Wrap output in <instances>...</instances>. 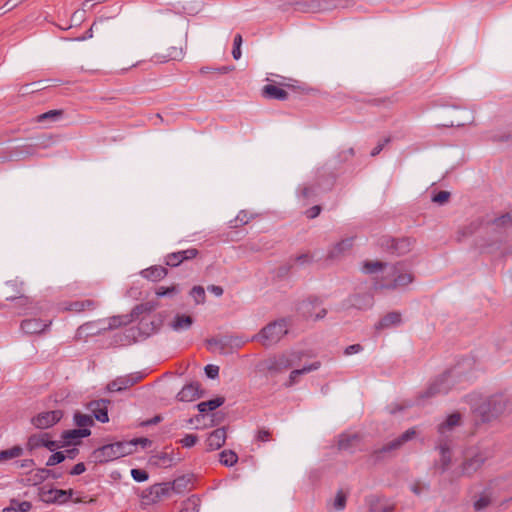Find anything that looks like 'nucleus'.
I'll use <instances>...</instances> for the list:
<instances>
[{
  "label": "nucleus",
  "mask_w": 512,
  "mask_h": 512,
  "mask_svg": "<svg viewBox=\"0 0 512 512\" xmlns=\"http://www.w3.org/2000/svg\"><path fill=\"white\" fill-rule=\"evenodd\" d=\"M471 363L469 361L459 363L449 371L445 372L438 378H436L425 392L426 397H432L436 395L446 394L453 387L460 386L466 382H469L471 377L466 374Z\"/></svg>",
  "instance_id": "1"
},
{
  "label": "nucleus",
  "mask_w": 512,
  "mask_h": 512,
  "mask_svg": "<svg viewBox=\"0 0 512 512\" xmlns=\"http://www.w3.org/2000/svg\"><path fill=\"white\" fill-rule=\"evenodd\" d=\"M148 444H150V440L147 438L111 443L94 450L93 457L100 463L109 462L133 454L138 445L146 447Z\"/></svg>",
  "instance_id": "2"
},
{
  "label": "nucleus",
  "mask_w": 512,
  "mask_h": 512,
  "mask_svg": "<svg viewBox=\"0 0 512 512\" xmlns=\"http://www.w3.org/2000/svg\"><path fill=\"white\" fill-rule=\"evenodd\" d=\"M387 270V275L393 278L391 281L381 283L379 286L386 289H396L398 287H404L413 281V275L410 273H399V269L396 265L388 266L381 261H367L363 264V272L365 273H376L378 271Z\"/></svg>",
  "instance_id": "3"
},
{
  "label": "nucleus",
  "mask_w": 512,
  "mask_h": 512,
  "mask_svg": "<svg viewBox=\"0 0 512 512\" xmlns=\"http://www.w3.org/2000/svg\"><path fill=\"white\" fill-rule=\"evenodd\" d=\"M472 408L478 412L484 420L495 417L506 409L507 401L503 395H492L483 399L480 395L469 396Z\"/></svg>",
  "instance_id": "4"
},
{
  "label": "nucleus",
  "mask_w": 512,
  "mask_h": 512,
  "mask_svg": "<svg viewBox=\"0 0 512 512\" xmlns=\"http://www.w3.org/2000/svg\"><path fill=\"white\" fill-rule=\"evenodd\" d=\"M288 333V323L285 319H280L269 323L254 336V339L261 342L264 346H272L278 343Z\"/></svg>",
  "instance_id": "5"
},
{
  "label": "nucleus",
  "mask_w": 512,
  "mask_h": 512,
  "mask_svg": "<svg viewBox=\"0 0 512 512\" xmlns=\"http://www.w3.org/2000/svg\"><path fill=\"white\" fill-rule=\"evenodd\" d=\"M301 354L299 352H287L281 355L269 358L265 361L264 365L268 371L280 372L291 368L300 361Z\"/></svg>",
  "instance_id": "6"
},
{
  "label": "nucleus",
  "mask_w": 512,
  "mask_h": 512,
  "mask_svg": "<svg viewBox=\"0 0 512 512\" xmlns=\"http://www.w3.org/2000/svg\"><path fill=\"white\" fill-rule=\"evenodd\" d=\"M417 432L415 428H409L404 433H402L399 437L396 439L388 442L384 446H382L380 449H377L373 452V455L379 459L382 454L388 453L394 450L400 449L406 442L412 440L416 436Z\"/></svg>",
  "instance_id": "7"
},
{
  "label": "nucleus",
  "mask_w": 512,
  "mask_h": 512,
  "mask_svg": "<svg viewBox=\"0 0 512 512\" xmlns=\"http://www.w3.org/2000/svg\"><path fill=\"white\" fill-rule=\"evenodd\" d=\"M490 454L488 451H477L470 457H467L465 462L462 464V474L471 475L476 472L484 462L489 458Z\"/></svg>",
  "instance_id": "8"
},
{
  "label": "nucleus",
  "mask_w": 512,
  "mask_h": 512,
  "mask_svg": "<svg viewBox=\"0 0 512 512\" xmlns=\"http://www.w3.org/2000/svg\"><path fill=\"white\" fill-rule=\"evenodd\" d=\"M62 416L60 410L42 412L32 418V424L38 429H47L56 424Z\"/></svg>",
  "instance_id": "9"
},
{
  "label": "nucleus",
  "mask_w": 512,
  "mask_h": 512,
  "mask_svg": "<svg viewBox=\"0 0 512 512\" xmlns=\"http://www.w3.org/2000/svg\"><path fill=\"white\" fill-rule=\"evenodd\" d=\"M27 444L30 449L46 447L50 451H55L57 448L61 447L56 441H53L49 438L48 433H41L30 436Z\"/></svg>",
  "instance_id": "10"
},
{
  "label": "nucleus",
  "mask_w": 512,
  "mask_h": 512,
  "mask_svg": "<svg viewBox=\"0 0 512 512\" xmlns=\"http://www.w3.org/2000/svg\"><path fill=\"white\" fill-rule=\"evenodd\" d=\"M360 441L361 437L357 433H342L338 437V449L353 453Z\"/></svg>",
  "instance_id": "11"
},
{
  "label": "nucleus",
  "mask_w": 512,
  "mask_h": 512,
  "mask_svg": "<svg viewBox=\"0 0 512 512\" xmlns=\"http://www.w3.org/2000/svg\"><path fill=\"white\" fill-rule=\"evenodd\" d=\"M51 325V321L41 319H26L21 322V330L26 334H40Z\"/></svg>",
  "instance_id": "12"
},
{
  "label": "nucleus",
  "mask_w": 512,
  "mask_h": 512,
  "mask_svg": "<svg viewBox=\"0 0 512 512\" xmlns=\"http://www.w3.org/2000/svg\"><path fill=\"white\" fill-rule=\"evenodd\" d=\"M109 403L110 402L108 400H103V399L92 401L89 403L88 409L90 410V412L92 413V415L95 417L96 420H98L102 423H106L109 421V417H108Z\"/></svg>",
  "instance_id": "13"
},
{
  "label": "nucleus",
  "mask_w": 512,
  "mask_h": 512,
  "mask_svg": "<svg viewBox=\"0 0 512 512\" xmlns=\"http://www.w3.org/2000/svg\"><path fill=\"white\" fill-rule=\"evenodd\" d=\"M202 396L199 383H189L185 385L177 394V399L181 402H192Z\"/></svg>",
  "instance_id": "14"
},
{
  "label": "nucleus",
  "mask_w": 512,
  "mask_h": 512,
  "mask_svg": "<svg viewBox=\"0 0 512 512\" xmlns=\"http://www.w3.org/2000/svg\"><path fill=\"white\" fill-rule=\"evenodd\" d=\"M91 434L88 428H78L64 431L62 434V446L65 445H76L82 438H85Z\"/></svg>",
  "instance_id": "15"
},
{
  "label": "nucleus",
  "mask_w": 512,
  "mask_h": 512,
  "mask_svg": "<svg viewBox=\"0 0 512 512\" xmlns=\"http://www.w3.org/2000/svg\"><path fill=\"white\" fill-rule=\"evenodd\" d=\"M141 378H142V376L139 374L119 377L108 384V390L112 391V392H118V391L125 390V389L133 386Z\"/></svg>",
  "instance_id": "16"
},
{
  "label": "nucleus",
  "mask_w": 512,
  "mask_h": 512,
  "mask_svg": "<svg viewBox=\"0 0 512 512\" xmlns=\"http://www.w3.org/2000/svg\"><path fill=\"white\" fill-rule=\"evenodd\" d=\"M354 243V237H348L342 239L335 245H333L328 251V258L330 259H339L344 256L350 249L352 248Z\"/></svg>",
  "instance_id": "17"
},
{
  "label": "nucleus",
  "mask_w": 512,
  "mask_h": 512,
  "mask_svg": "<svg viewBox=\"0 0 512 512\" xmlns=\"http://www.w3.org/2000/svg\"><path fill=\"white\" fill-rule=\"evenodd\" d=\"M226 441V430L225 428H218L214 430L208 436L206 443L209 450L220 449Z\"/></svg>",
  "instance_id": "18"
},
{
  "label": "nucleus",
  "mask_w": 512,
  "mask_h": 512,
  "mask_svg": "<svg viewBox=\"0 0 512 512\" xmlns=\"http://www.w3.org/2000/svg\"><path fill=\"white\" fill-rule=\"evenodd\" d=\"M415 241L411 238L392 239L390 248L393 253L401 256L409 253L414 247Z\"/></svg>",
  "instance_id": "19"
},
{
  "label": "nucleus",
  "mask_w": 512,
  "mask_h": 512,
  "mask_svg": "<svg viewBox=\"0 0 512 512\" xmlns=\"http://www.w3.org/2000/svg\"><path fill=\"white\" fill-rule=\"evenodd\" d=\"M461 415L459 413H452L446 420L438 425V432L443 437H448V434L457 426L460 425Z\"/></svg>",
  "instance_id": "20"
},
{
  "label": "nucleus",
  "mask_w": 512,
  "mask_h": 512,
  "mask_svg": "<svg viewBox=\"0 0 512 512\" xmlns=\"http://www.w3.org/2000/svg\"><path fill=\"white\" fill-rule=\"evenodd\" d=\"M402 323V317L399 312H390L386 314L381 320L375 325L377 330L387 329L391 327H397Z\"/></svg>",
  "instance_id": "21"
},
{
  "label": "nucleus",
  "mask_w": 512,
  "mask_h": 512,
  "mask_svg": "<svg viewBox=\"0 0 512 512\" xmlns=\"http://www.w3.org/2000/svg\"><path fill=\"white\" fill-rule=\"evenodd\" d=\"M262 94L265 98L268 99L283 101L288 98V93L284 89L273 84L265 85L262 89Z\"/></svg>",
  "instance_id": "22"
},
{
  "label": "nucleus",
  "mask_w": 512,
  "mask_h": 512,
  "mask_svg": "<svg viewBox=\"0 0 512 512\" xmlns=\"http://www.w3.org/2000/svg\"><path fill=\"white\" fill-rule=\"evenodd\" d=\"M321 363L319 361L313 362L309 365L304 366L301 369L293 370L289 375V381L287 383L288 386H292L298 382V378L304 374L310 373L312 371H316L320 368Z\"/></svg>",
  "instance_id": "23"
},
{
  "label": "nucleus",
  "mask_w": 512,
  "mask_h": 512,
  "mask_svg": "<svg viewBox=\"0 0 512 512\" xmlns=\"http://www.w3.org/2000/svg\"><path fill=\"white\" fill-rule=\"evenodd\" d=\"M440 450V459L437 462L436 466L442 471H446L451 464V453L450 448L447 443L439 444Z\"/></svg>",
  "instance_id": "24"
},
{
  "label": "nucleus",
  "mask_w": 512,
  "mask_h": 512,
  "mask_svg": "<svg viewBox=\"0 0 512 512\" xmlns=\"http://www.w3.org/2000/svg\"><path fill=\"white\" fill-rule=\"evenodd\" d=\"M97 307V304L95 301L86 299L81 301H74L70 302L65 309L68 311L80 313L86 310H93Z\"/></svg>",
  "instance_id": "25"
},
{
  "label": "nucleus",
  "mask_w": 512,
  "mask_h": 512,
  "mask_svg": "<svg viewBox=\"0 0 512 512\" xmlns=\"http://www.w3.org/2000/svg\"><path fill=\"white\" fill-rule=\"evenodd\" d=\"M141 275L150 281H159L167 275V269L163 266H152L144 269Z\"/></svg>",
  "instance_id": "26"
},
{
  "label": "nucleus",
  "mask_w": 512,
  "mask_h": 512,
  "mask_svg": "<svg viewBox=\"0 0 512 512\" xmlns=\"http://www.w3.org/2000/svg\"><path fill=\"white\" fill-rule=\"evenodd\" d=\"M193 324V318L188 315H176L174 320L170 323V327L174 331L188 330Z\"/></svg>",
  "instance_id": "27"
},
{
  "label": "nucleus",
  "mask_w": 512,
  "mask_h": 512,
  "mask_svg": "<svg viewBox=\"0 0 512 512\" xmlns=\"http://www.w3.org/2000/svg\"><path fill=\"white\" fill-rule=\"evenodd\" d=\"M350 305L352 307H355L357 309H366L372 306L373 304V298L372 296L365 294V295H353L349 298Z\"/></svg>",
  "instance_id": "28"
},
{
  "label": "nucleus",
  "mask_w": 512,
  "mask_h": 512,
  "mask_svg": "<svg viewBox=\"0 0 512 512\" xmlns=\"http://www.w3.org/2000/svg\"><path fill=\"white\" fill-rule=\"evenodd\" d=\"M225 402L223 397H216L214 399L201 402L197 405V409L200 413L204 414L208 411H213L218 407L222 406Z\"/></svg>",
  "instance_id": "29"
},
{
  "label": "nucleus",
  "mask_w": 512,
  "mask_h": 512,
  "mask_svg": "<svg viewBox=\"0 0 512 512\" xmlns=\"http://www.w3.org/2000/svg\"><path fill=\"white\" fill-rule=\"evenodd\" d=\"M23 453H24V450L19 445L13 446L6 450H1L0 451V463L18 458V457L22 456Z\"/></svg>",
  "instance_id": "30"
},
{
  "label": "nucleus",
  "mask_w": 512,
  "mask_h": 512,
  "mask_svg": "<svg viewBox=\"0 0 512 512\" xmlns=\"http://www.w3.org/2000/svg\"><path fill=\"white\" fill-rule=\"evenodd\" d=\"M39 499L47 504L56 503L57 498L55 494V488L41 487L39 489Z\"/></svg>",
  "instance_id": "31"
},
{
  "label": "nucleus",
  "mask_w": 512,
  "mask_h": 512,
  "mask_svg": "<svg viewBox=\"0 0 512 512\" xmlns=\"http://www.w3.org/2000/svg\"><path fill=\"white\" fill-rule=\"evenodd\" d=\"M238 456L232 450H224L220 453V463L225 466H233L237 463Z\"/></svg>",
  "instance_id": "32"
},
{
  "label": "nucleus",
  "mask_w": 512,
  "mask_h": 512,
  "mask_svg": "<svg viewBox=\"0 0 512 512\" xmlns=\"http://www.w3.org/2000/svg\"><path fill=\"white\" fill-rule=\"evenodd\" d=\"M74 422L79 428H87L93 424V419L89 415L77 412L74 414Z\"/></svg>",
  "instance_id": "33"
},
{
  "label": "nucleus",
  "mask_w": 512,
  "mask_h": 512,
  "mask_svg": "<svg viewBox=\"0 0 512 512\" xmlns=\"http://www.w3.org/2000/svg\"><path fill=\"white\" fill-rule=\"evenodd\" d=\"M63 114L62 110H50L47 111L37 117L38 122H44V121H57L61 118Z\"/></svg>",
  "instance_id": "34"
},
{
  "label": "nucleus",
  "mask_w": 512,
  "mask_h": 512,
  "mask_svg": "<svg viewBox=\"0 0 512 512\" xmlns=\"http://www.w3.org/2000/svg\"><path fill=\"white\" fill-rule=\"evenodd\" d=\"M190 295L193 297L197 304H202L205 302V290L202 286H194L190 292Z\"/></svg>",
  "instance_id": "35"
},
{
  "label": "nucleus",
  "mask_w": 512,
  "mask_h": 512,
  "mask_svg": "<svg viewBox=\"0 0 512 512\" xmlns=\"http://www.w3.org/2000/svg\"><path fill=\"white\" fill-rule=\"evenodd\" d=\"M183 56L182 48L171 47L168 49L167 53L163 56L164 61L169 60H179Z\"/></svg>",
  "instance_id": "36"
},
{
  "label": "nucleus",
  "mask_w": 512,
  "mask_h": 512,
  "mask_svg": "<svg viewBox=\"0 0 512 512\" xmlns=\"http://www.w3.org/2000/svg\"><path fill=\"white\" fill-rule=\"evenodd\" d=\"M241 45H242V36L240 34H236L233 40V50L232 56L235 60H239L241 58Z\"/></svg>",
  "instance_id": "37"
},
{
  "label": "nucleus",
  "mask_w": 512,
  "mask_h": 512,
  "mask_svg": "<svg viewBox=\"0 0 512 512\" xmlns=\"http://www.w3.org/2000/svg\"><path fill=\"white\" fill-rule=\"evenodd\" d=\"M251 218H252V216L247 211L242 210L235 217L234 224L232 225V227H238L240 225H245L250 221Z\"/></svg>",
  "instance_id": "38"
},
{
  "label": "nucleus",
  "mask_w": 512,
  "mask_h": 512,
  "mask_svg": "<svg viewBox=\"0 0 512 512\" xmlns=\"http://www.w3.org/2000/svg\"><path fill=\"white\" fill-rule=\"evenodd\" d=\"M178 293V288L175 285H172L170 287H159L156 290L157 297H172Z\"/></svg>",
  "instance_id": "39"
},
{
  "label": "nucleus",
  "mask_w": 512,
  "mask_h": 512,
  "mask_svg": "<svg viewBox=\"0 0 512 512\" xmlns=\"http://www.w3.org/2000/svg\"><path fill=\"white\" fill-rule=\"evenodd\" d=\"M490 503V498L487 495H482L474 502V509L478 512H481L485 510L490 505Z\"/></svg>",
  "instance_id": "40"
},
{
  "label": "nucleus",
  "mask_w": 512,
  "mask_h": 512,
  "mask_svg": "<svg viewBox=\"0 0 512 512\" xmlns=\"http://www.w3.org/2000/svg\"><path fill=\"white\" fill-rule=\"evenodd\" d=\"M178 254V257L184 262L185 260H190L195 258L198 255V250L195 248H189L186 250L178 251L176 252Z\"/></svg>",
  "instance_id": "41"
},
{
  "label": "nucleus",
  "mask_w": 512,
  "mask_h": 512,
  "mask_svg": "<svg viewBox=\"0 0 512 512\" xmlns=\"http://www.w3.org/2000/svg\"><path fill=\"white\" fill-rule=\"evenodd\" d=\"M66 459V455L64 452H55L53 453L47 460V466H54L63 462Z\"/></svg>",
  "instance_id": "42"
},
{
  "label": "nucleus",
  "mask_w": 512,
  "mask_h": 512,
  "mask_svg": "<svg viewBox=\"0 0 512 512\" xmlns=\"http://www.w3.org/2000/svg\"><path fill=\"white\" fill-rule=\"evenodd\" d=\"M234 70V66H222V67H219V68H210V67H202L200 69V72L201 73H209L211 71H215L219 74H228L230 72H232Z\"/></svg>",
  "instance_id": "43"
},
{
  "label": "nucleus",
  "mask_w": 512,
  "mask_h": 512,
  "mask_svg": "<svg viewBox=\"0 0 512 512\" xmlns=\"http://www.w3.org/2000/svg\"><path fill=\"white\" fill-rule=\"evenodd\" d=\"M450 193L448 191H440L432 197V201L444 205L449 201Z\"/></svg>",
  "instance_id": "44"
},
{
  "label": "nucleus",
  "mask_w": 512,
  "mask_h": 512,
  "mask_svg": "<svg viewBox=\"0 0 512 512\" xmlns=\"http://www.w3.org/2000/svg\"><path fill=\"white\" fill-rule=\"evenodd\" d=\"M182 263V260L180 257H178V254L176 252L169 253L165 257V264L171 267H177Z\"/></svg>",
  "instance_id": "45"
},
{
  "label": "nucleus",
  "mask_w": 512,
  "mask_h": 512,
  "mask_svg": "<svg viewBox=\"0 0 512 512\" xmlns=\"http://www.w3.org/2000/svg\"><path fill=\"white\" fill-rule=\"evenodd\" d=\"M55 494L57 498L56 503H65L72 496V490L55 489Z\"/></svg>",
  "instance_id": "46"
},
{
  "label": "nucleus",
  "mask_w": 512,
  "mask_h": 512,
  "mask_svg": "<svg viewBox=\"0 0 512 512\" xmlns=\"http://www.w3.org/2000/svg\"><path fill=\"white\" fill-rule=\"evenodd\" d=\"M131 475L136 482H144L148 479V473L142 469H132Z\"/></svg>",
  "instance_id": "47"
},
{
  "label": "nucleus",
  "mask_w": 512,
  "mask_h": 512,
  "mask_svg": "<svg viewBox=\"0 0 512 512\" xmlns=\"http://www.w3.org/2000/svg\"><path fill=\"white\" fill-rule=\"evenodd\" d=\"M512 223V210L494 220L496 226H505Z\"/></svg>",
  "instance_id": "48"
},
{
  "label": "nucleus",
  "mask_w": 512,
  "mask_h": 512,
  "mask_svg": "<svg viewBox=\"0 0 512 512\" xmlns=\"http://www.w3.org/2000/svg\"><path fill=\"white\" fill-rule=\"evenodd\" d=\"M198 441V437L193 434H187L184 438L180 440V443L183 447L191 448L193 447L196 442Z\"/></svg>",
  "instance_id": "49"
},
{
  "label": "nucleus",
  "mask_w": 512,
  "mask_h": 512,
  "mask_svg": "<svg viewBox=\"0 0 512 512\" xmlns=\"http://www.w3.org/2000/svg\"><path fill=\"white\" fill-rule=\"evenodd\" d=\"M346 505V496L342 492H338L335 500H334V507L337 510H343Z\"/></svg>",
  "instance_id": "50"
},
{
  "label": "nucleus",
  "mask_w": 512,
  "mask_h": 512,
  "mask_svg": "<svg viewBox=\"0 0 512 512\" xmlns=\"http://www.w3.org/2000/svg\"><path fill=\"white\" fill-rule=\"evenodd\" d=\"M207 377L215 379L219 374V367L217 365L209 364L205 367Z\"/></svg>",
  "instance_id": "51"
},
{
  "label": "nucleus",
  "mask_w": 512,
  "mask_h": 512,
  "mask_svg": "<svg viewBox=\"0 0 512 512\" xmlns=\"http://www.w3.org/2000/svg\"><path fill=\"white\" fill-rule=\"evenodd\" d=\"M312 262V256L308 253L301 254L295 258V263L299 266H304Z\"/></svg>",
  "instance_id": "52"
},
{
  "label": "nucleus",
  "mask_w": 512,
  "mask_h": 512,
  "mask_svg": "<svg viewBox=\"0 0 512 512\" xmlns=\"http://www.w3.org/2000/svg\"><path fill=\"white\" fill-rule=\"evenodd\" d=\"M316 194V189L314 186H303L302 189H301V196L304 198V199H309L313 196H315Z\"/></svg>",
  "instance_id": "53"
},
{
  "label": "nucleus",
  "mask_w": 512,
  "mask_h": 512,
  "mask_svg": "<svg viewBox=\"0 0 512 512\" xmlns=\"http://www.w3.org/2000/svg\"><path fill=\"white\" fill-rule=\"evenodd\" d=\"M270 435H271V433L269 430H267L265 428L259 429L256 434V440L261 441V442L269 441Z\"/></svg>",
  "instance_id": "54"
},
{
  "label": "nucleus",
  "mask_w": 512,
  "mask_h": 512,
  "mask_svg": "<svg viewBox=\"0 0 512 512\" xmlns=\"http://www.w3.org/2000/svg\"><path fill=\"white\" fill-rule=\"evenodd\" d=\"M362 350H363L362 345H360V344H352V345H349L348 347L345 348L344 354L346 356H350L352 354L359 353Z\"/></svg>",
  "instance_id": "55"
},
{
  "label": "nucleus",
  "mask_w": 512,
  "mask_h": 512,
  "mask_svg": "<svg viewBox=\"0 0 512 512\" xmlns=\"http://www.w3.org/2000/svg\"><path fill=\"white\" fill-rule=\"evenodd\" d=\"M389 141H390V139H389V138H386V139H384L382 142H379V143L377 144V146H376V147H374V148L372 149V151H371V153H370V154H371V156H372V157H375L376 155H378V154L383 150L384 146H385L387 143H389Z\"/></svg>",
  "instance_id": "56"
},
{
  "label": "nucleus",
  "mask_w": 512,
  "mask_h": 512,
  "mask_svg": "<svg viewBox=\"0 0 512 512\" xmlns=\"http://www.w3.org/2000/svg\"><path fill=\"white\" fill-rule=\"evenodd\" d=\"M24 0H8L3 8H6L5 11L1 12L0 11V15H2L3 13H5L6 11H10L12 10L13 8H15L17 5H19L20 3H22Z\"/></svg>",
  "instance_id": "57"
},
{
  "label": "nucleus",
  "mask_w": 512,
  "mask_h": 512,
  "mask_svg": "<svg viewBox=\"0 0 512 512\" xmlns=\"http://www.w3.org/2000/svg\"><path fill=\"white\" fill-rule=\"evenodd\" d=\"M32 505L28 501L18 502L16 504L17 512H28L31 509Z\"/></svg>",
  "instance_id": "58"
},
{
  "label": "nucleus",
  "mask_w": 512,
  "mask_h": 512,
  "mask_svg": "<svg viewBox=\"0 0 512 512\" xmlns=\"http://www.w3.org/2000/svg\"><path fill=\"white\" fill-rule=\"evenodd\" d=\"M321 212V207L315 205L306 211V216L310 219L317 217Z\"/></svg>",
  "instance_id": "59"
},
{
  "label": "nucleus",
  "mask_w": 512,
  "mask_h": 512,
  "mask_svg": "<svg viewBox=\"0 0 512 512\" xmlns=\"http://www.w3.org/2000/svg\"><path fill=\"white\" fill-rule=\"evenodd\" d=\"M86 470V467L84 465V463L80 462V463H77L70 471V474L75 476V475H80L82 473H84Z\"/></svg>",
  "instance_id": "60"
},
{
  "label": "nucleus",
  "mask_w": 512,
  "mask_h": 512,
  "mask_svg": "<svg viewBox=\"0 0 512 512\" xmlns=\"http://www.w3.org/2000/svg\"><path fill=\"white\" fill-rule=\"evenodd\" d=\"M50 474H52V470L45 469V468L39 469L37 472V476L39 477V480H41V481L49 478Z\"/></svg>",
  "instance_id": "61"
},
{
  "label": "nucleus",
  "mask_w": 512,
  "mask_h": 512,
  "mask_svg": "<svg viewBox=\"0 0 512 512\" xmlns=\"http://www.w3.org/2000/svg\"><path fill=\"white\" fill-rule=\"evenodd\" d=\"M101 0H85L82 3V12L91 9L95 4L100 3Z\"/></svg>",
  "instance_id": "62"
},
{
  "label": "nucleus",
  "mask_w": 512,
  "mask_h": 512,
  "mask_svg": "<svg viewBox=\"0 0 512 512\" xmlns=\"http://www.w3.org/2000/svg\"><path fill=\"white\" fill-rule=\"evenodd\" d=\"M18 467L23 469H30L34 465V461L32 459H24L20 462H17Z\"/></svg>",
  "instance_id": "63"
},
{
  "label": "nucleus",
  "mask_w": 512,
  "mask_h": 512,
  "mask_svg": "<svg viewBox=\"0 0 512 512\" xmlns=\"http://www.w3.org/2000/svg\"><path fill=\"white\" fill-rule=\"evenodd\" d=\"M207 289L217 297H220L223 294V288L217 285H210Z\"/></svg>",
  "instance_id": "64"
}]
</instances>
